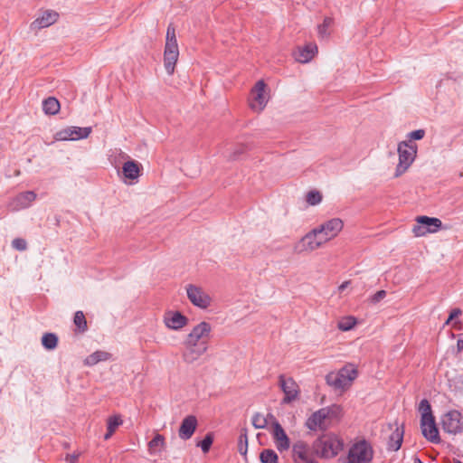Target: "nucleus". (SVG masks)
<instances>
[{
    "label": "nucleus",
    "instance_id": "obj_8",
    "mask_svg": "<svg viewBox=\"0 0 463 463\" xmlns=\"http://www.w3.org/2000/svg\"><path fill=\"white\" fill-rule=\"evenodd\" d=\"M212 326L209 323L203 321L196 325L192 331L187 335L184 345H195L201 342L207 344L210 338Z\"/></svg>",
    "mask_w": 463,
    "mask_h": 463
},
{
    "label": "nucleus",
    "instance_id": "obj_39",
    "mask_svg": "<svg viewBox=\"0 0 463 463\" xmlns=\"http://www.w3.org/2000/svg\"><path fill=\"white\" fill-rule=\"evenodd\" d=\"M213 442V436L212 433H207L203 440H201L197 446L201 448L203 453H207Z\"/></svg>",
    "mask_w": 463,
    "mask_h": 463
},
{
    "label": "nucleus",
    "instance_id": "obj_50",
    "mask_svg": "<svg viewBox=\"0 0 463 463\" xmlns=\"http://www.w3.org/2000/svg\"><path fill=\"white\" fill-rule=\"evenodd\" d=\"M414 463H423V462L420 460V458H417V457H416V458H414Z\"/></svg>",
    "mask_w": 463,
    "mask_h": 463
},
{
    "label": "nucleus",
    "instance_id": "obj_45",
    "mask_svg": "<svg viewBox=\"0 0 463 463\" xmlns=\"http://www.w3.org/2000/svg\"><path fill=\"white\" fill-rule=\"evenodd\" d=\"M461 314V310L459 308H454L450 311L449 316V321H454L456 317H458Z\"/></svg>",
    "mask_w": 463,
    "mask_h": 463
},
{
    "label": "nucleus",
    "instance_id": "obj_43",
    "mask_svg": "<svg viewBox=\"0 0 463 463\" xmlns=\"http://www.w3.org/2000/svg\"><path fill=\"white\" fill-rule=\"evenodd\" d=\"M386 294H387L386 291L383 289L377 291L375 294H373L371 297V298H370L371 303L377 304L378 302H380L386 297Z\"/></svg>",
    "mask_w": 463,
    "mask_h": 463
},
{
    "label": "nucleus",
    "instance_id": "obj_38",
    "mask_svg": "<svg viewBox=\"0 0 463 463\" xmlns=\"http://www.w3.org/2000/svg\"><path fill=\"white\" fill-rule=\"evenodd\" d=\"M355 324H356L355 318L353 317H348L342 319L338 323V328L341 331H348V330H351L352 328H354Z\"/></svg>",
    "mask_w": 463,
    "mask_h": 463
},
{
    "label": "nucleus",
    "instance_id": "obj_35",
    "mask_svg": "<svg viewBox=\"0 0 463 463\" xmlns=\"http://www.w3.org/2000/svg\"><path fill=\"white\" fill-rule=\"evenodd\" d=\"M166 47H178L175 36V29L172 24H169L166 31Z\"/></svg>",
    "mask_w": 463,
    "mask_h": 463
},
{
    "label": "nucleus",
    "instance_id": "obj_30",
    "mask_svg": "<svg viewBox=\"0 0 463 463\" xmlns=\"http://www.w3.org/2000/svg\"><path fill=\"white\" fill-rule=\"evenodd\" d=\"M42 345L46 350H53L57 347L58 337L53 333H45L42 336Z\"/></svg>",
    "mask_w": 463,
    "mask_h": 463
},
{
    "label": "nucleus",
    "instance_id": "obj_16",
    "mask_svg": "<svg viewBox=\"0 0 463 463\" xmlns=\"http://www.w3.org/2000/svg\"><path fill=\"white\" fill-rule=\"evenodd\" d=\"M165 326L173 330H180L188 324V318L179 311H168L164 318Z\"/></svg>",
    "mask_w": 463,
    "mask_h": 463
},
{
    "label": "nucleus",
    "instance_id": "obj_47",
    "mask_svg": "<svg viewBox=\"0 0 463 463\" xmlns=\"http://www.w3.org/2000/svg\"><path fill=\"white\" fill-rule=\"evenodd\" d=\"M419 405H430V402H429V401L427 399H422L420 402Z\"/></svg>",
    "mask_w": 463,
    "mask_h": 463
},
{
    "label": "nucleus",
    "instance_id": "obj_3",
    "mask_svg": "<svg viewBox=\"0 0 463 463\" xmlns=\"http://www.w3.org/2000/svg\"><path fill=\"white\" fill-rule=\"evenodd\" d=\"M399 163L396 166L395 176L402 175L413 163L417 155V145L410 141H402L398 145Z\"/></svg>",
    "mask_w": 463,
    "mask_h": 463
},
{
    "label": "nucleus",
    "instance_id": "obj_32",
    "mask_svg": "<svg viewBox=\"0 0 463 463\" xmlns=\"http://www.w3.org/2000/svg\"><path fill=\"white\" fill-rule=\"evenodd\" d=\"M238 450L241 455H245L248 450V431L246 428L241 429L238 440Z\"/></svg>",
    "mask_w": 463,
    "mask_h": 463
},
{
    "label": "nucleus",
    "instance_id": "obj_23",
    "mask_svg": "<svg viewBox=\"0 0 463 463\" xmlns=\"http://www.w3.org/2000/svg\"><path fill=\"white\" fill-rule=\"evenodd\" d=\"M58 18V14L54 11H45L41 17H38L31 24L32 29H42L54 24Z\"/></svg>",
    "mask_w": 463,
    "mask_h": 463
},
{
    "label": "nucleus",
    "instance_id": "obj_49",
    "mask_svg": "<svg viewBox=\"0 0 463 463\" xmlns=\"http://www.w3.org/2000/svg\"><path fill=\"white\" fill-rule=\"evenodd\" d=\"M458 324H459V321H454L452 326L454 327H456L457 329H459V326H458Z\"/></svg>",
    "mask_w": 463,
    "mask_h": 463
},
{
    "label": "nucleus",
    "instance_id": "obj_4",
    "mask_svg": "<svg viewBox=\"0 0 463 463\" xmlns=\"http://www.w3.org/2000/svg\"><path fill=\"white\" fill-rule=\"evenodd\" d=\"M431 408L432 407H420L421 410L420 430L423 437L427 440L437 444L439 443L440 438Z\"/></svg>",
    "mask_w": 463,
    "mask_h": 463
},
{
    "label": "nucleus",
    "instance_id": "obj_41",
    "mask_svg": "<svg viewBox=\"0 0 463 463\" xmlns=\"http://www.w3.org/2000/svg\"><path fill=\"white\" fill-rule=\"evenodd\" d=\"M425 136V130L424 129H417L414 131H411L407 134V141H410V143H412V140H420Z\"/></svg>",
    "mask_w": 463,
    "mask_h": 463
},
{
    "label": "nucleus",
    "instance_id": "obj_21",
    "mask_svg": "<svg viewBox=\"0 0 463 463\" xmlns=\"http://www.w3.org/2000/svg\"><path fill=\"white\" fill-rule=\"evenodd\" d=\"M179 56L178 47H165L164 61L166 72L171 75L174 73L175 66Z\"/></svg>",
    "mask_w": 463,
    "mask_h": 463
},
{
    "label": "nucleus",
    "instance_id": "obj_14",
    "mask_svg": "<svg viewBox=\"0 0 463 463\" xmlns=\"http://www.w3.org/2000/svg\"><path fill=\"white\" fill-rule=\"evenodd\" d=\"M293 458L296 463H317L309 451L308 445L304 441H298L293 445Z\"/></svg>",
    "mask_w": 463,
    "mask_h": 463
},
{
    "label": "nucleus",
    "instance_id": "obj_46",
    "mask_svg": "<svg viewBox=\"0 0 463 463\" xmlns=\"http://www.w3.org/2000/svg\"><path fill=\"white\" fill-rule=\"evenodd\" d=\"M348 284H349V282H348V281H345V282H343V283L339 286V290H340V291H343L345 288H347Z\"/></svg>",
    "mask_w": 463,
    "mask_h": 463
},
{
    "label": "nucleus",
    "instance_id": "obj_42",
    "mask_svg": "<svg viewBox=\"0 0 463 463\" xmlns=\"http://www.w3.org/2000/svg\"><path fill=\"white\" fill-rule=\"evenodd\" d=\"M12 246L17 250H25L27 249V242L22 238H16L13 240Z\"/></svg>",
    "mask_w": 463,
    "mask_h": 463
},
{
    "label": "nucleus",
    "instance_id": "obj_26",
    "mask_svg": "<svg viewBox=\"0 0 463 463\" xmlns=\"http://www.w3.org/2000/svg\"><path fill=\"white\" fill-rule=\"evenodd\" d=\"M403 430L397 428L389 438L388 449L397 451L402 443Z\"/></svg>",
    "mask_w": 463,
    "mask_h": 463
},
{
    "label": "nucleus",
    "instance_id": "obj_24",
    "mask_svg": "<svg viewBox=\"0 0 463 463\" xmlns=\"http://www.w3.org/2000/svg\"><path fill=\"white\" fill-rule=\"evenodd\" d=\"M142 165L135 160H128L123 164L122 174L125 178L136 180L139 177Z\"/></svg>",
    "mask_w": 463,
    "mask_h": 463
},
{
    "label": "nucleus",
    "instance_id": "obj_51",
    "mask_svg": "<svg viewBox=\"0 0 463 463\" xmlns=\"http://www.w3.org/2000/svg\"><path fill=\"white\" fill-rule=\"evenodd\" d=\"M450 323H452V321H449V317H448L444 323V326H449Z\"/></svg>",
    "mask_w": 463,
    "mask_h": 463
},
{
    "label": "nucleus",
    "instance_id": "obj_5",
    "mask_svg": "<svg viewBox=\"0 0 463 463\" xmlns=\"http://www.w3.org/2000/svg\"><path fill=\"white\" fill-rule=\"evenodd\" d=\"M373 457V451L371 445L362 439L354 443L348 451V463H369Z\"/></svg>",
    "mask_w": 463,
    "mask_h": 463
},
{
    "label": "nucleus",
    "instance_id": "obj_25",
    "mask_svg": "<svg viewBox=\"0 0 463 463\" xmlns=\"http://www.w3.org/2000/svg\"><path fill=\"white\" fill-rule=\"evenodd\" d=\"M317 51V48L316 45L307 44L303 48H299L295 53L296 61L301 63L308 62L312 60Z\"/></svg>",
    "mask_w": 463,
    "mask_h": 463
},
{
    "label": "nucleus",
    "instance_id": "obj_15",
    "mask_svg": "<svg viewBox=\"0 0 463 463\" xmlns=\"http://www.w3.org/2000/svg\"><path fill=\"white\" fill-rule=\"evenodd\" d=\"M279 383L284 392L282 402L289 403L294 401L298 392L296 382L292 378H286L284 375H280Z\"/></svg>",
    "mask_w": 463,
    "mask_h": 463
},
{
    "label": "nucleus",
    "instance_id": "obj_52",
    "mask_svg": "<svg viewBox=\"0 0 463 463\" xmlns=\"http://www.w3.org/2000/svg\"><path fill=\"white\" fill-rule=\"evenodd\" d=\"M266 417H267V418H268V417H269L270 419H273V416H272V415H269V414H268Z\"/></svg>",
    "mask_w": 463,
    "mask_h": 463
},
{
    "label": "nucleus",
    "instance_id": "obj_44",
    "mask_svg": "<svg viewBox=\"0 0 463 463\" xmlns=\"http://www.w3.org/2000/svg\"><path fill=\"white\" fill-rule=\"evenodd\" d=\"M245 148H246V146L243 145H241V146L236 148L234 150V152L232 153V155L231 156V159H232V160L238 159L240 155H241L245 151Z\"/></svg>",
    "mask_w": 463,
    "mask_h": 463
},
{
    "label": "nucleus",
    "instance_id": "obj_1",
    "mask_svg": "<svg viewBox=\"0 0 463 463\" xmlns=\"http://www.w3.org/2000/svg\"><path fill=\"white\" fill-rule=\"evenodd\" d=\"M344 448V441L334 433H326L313 443L315 453L324 458H335Z\"/></svg>",
    "mask_w": 463,
    "mask_h": 463
},
{
    "label": "nucleus",
    "instance_id": "obj_6",
    "mask_svg": "<svg viewBox=\"0 0 463 463\" xmlns=\"http://www.w3.org/2000/svg\"><path fill=\"white\" fill-rule=\"evenodd\" d=\"M326 241L320 235L319 232H317V228H315L302 237V239L295 245L294 250L297 253L312 251L319 248Z\"/></svg>",
    "mask_w": 463,
    "mask_h": 463
},
{
    "label": "nucleus",
    "instance_id": "obj_10",
    "mask_svg": "<svg viewBox=\"0 0 463 463\" xmlns=\"http://www.w3.org/2000/svg\"><path fill=\"white\" fill-rule=\"evenodd\" d=\"M443 430L450 434H457L463 431V416L456 410L445 413L441 419Z\"/></svg>",
    "mask_w": 463,
    "mask_h": 463
},
{
    "label": "nucleus",
    "instance_id": "obj_7",
    "mask_svg": "<svg viewBox=\"0 0 463 463\" xmlns=\"http://www.w3.org/2000/svg\"><path fill=\"white\" fill-rule=\"evenodd\" d=\"M417 224L414 225L412 232L416 237H421L427 233H433L438 232L442 222L439 219L429 216H418Z\"/></svg>",
    "mask_w": 463,
    "mask_h": 463
},
{
    "label": "nucleus",
    "instance_id": "obj_19",
    "mask_svg": "<svg viewBox=\"0 0 463 463\" xmlns=\"http://www.w3.org/2000/svg\"><path fill=\"white\" fill-rule=\"evenodd\" d=\"M272 435L276 447L279 451L287 450L289 448V439L281 425L277 420H274L273 422Z\"/></svg>",
    "mask_w": 463,
    "mask_h": 463
},
{
    "label": "nucleus",
    "instance_id": "obj_53",
    "mask_svg": "<svg viewBox=\"0 0 463 463\" xmlns=\"http://www.w3.org/2000/svg\"><path fill=\"white\" fill-rule=\"evenodd\" d=\"M266 417H267V418H268V417H269L270 419H273V416H272V415H269V414H268Z\"/></svg>",
    "mask_w": 463,
    "mask_h": 463
},
{
    "label": "nucleus",
    "instance_id": "obj_33",
    "mask_svg": "<svg viewBox=\"0 0 463 463\" xmlns=\"http://www.w3.org/2000/svg\"><path fill=\"white\" fill-rule=\"evenodd\" d=\"M73 322L80 332L84 333L85 331H87V321L82 311L75 312Z\"/></svg>",
    "mask_w": 463,
    "mask_h": 463
},
{
    "label": "nucleus",
    "instance_id": "obj_20",
    "mask_svg": "<svg viewBox=\"0 0 463 463\" xmlns=\"http://www.w3.org/2000/svg\"><path fill=\"white\" fill-rule=\"evenodd\" d=\"M197 427V419L194 415L186 416L181 422L179 428V438L184 440L189 439L194 433Z\"/></svg>",
    "mask_w": 463,
    "mask_h": 463
},
{
    "label": "nucleus",
    "instance_id": "obj_11",
    "mask_svg": "<svg viewBox=\"0 0 463 463\" xmlns=\"http://www.w3.org/2000/svg\"><path fill=\"white\" fill-rule=\"evenodd\" d=\"M91 133V128L69 127L56 133L57 140H79L86 138Z\"/></svg>",
    "mask_w": 463,
    "mask_h": 463
},
{
    "label": "nucleus",
    "instance_id": "obj_29",
    "mask_svg": "<svg viewBox=\"0 0 463 463\" xmlns=\"http://www.w3.org/2000/svg\"><path fill=\"white\" fill-rule=\"evenodd\" d=\"M109 357H110V354L105 351H96V352L92 353L91 354H90L85 359V364L87 365L92 366V365H95L96 364H98L99 362L107 361Z\"/></svg>",
    "mask_w": 463,
    "mask_h": 463
},
{
    "label": "nucleus",
    "instance_id": "obj_34",
    "mask_svg": "<svg viewBox=\"0 0 463 463\" xmlns=\"http://www.w3.org/2000/svg\"><path fill=\"white\" fill-rule=\"evenodd\" d=\"M261 463H278V455L272 449H264L260 455Z\"/></svg>",
    "mask_w": 463,
    "mask_h": 463
},
{
    "label": "nucleus",
    "instance_id": "obj_18",
    "mask_svg": "<svg viewBox=\"0 0 463 463\" xmlns=\"http://www.w3.org/2000/svg\"><path fill=\"white\" fill-rule=\"evenodd\" d=\"M185 351L183 354L184 362L192 364L203 355L208 349L207 344L201 342L195 345H184Z\"/></svg>",
    "mask_w": 463,
    "mask_h": 463
},
{
    "label": "nucleus",
    "instance_id": "obj_31",
    "mask_svg": "<svg viewBox=\"0 0 463 463\" xmlns=\"http://www.w3.org/2000/svg\"><path fill=\"white\" fill-rule=\"evenodd\" d=\"M165 445V438L161 434H156L148 443L149 451L151 454L157 452V449L164 448Z\"/></svg>",
    "mask_w": 463,
    "mask_h": 463
},
{
    "label": "nucleus",
    "instance_id": "obj_22",
    "mask_svg": "<svg viewBox=\"0 0 463 463\" xmlns=\"http://www.w3.org/2000/svg\"><path fill=\"white\" fill-rule=\"evenodd\" d=\"M329 414V407H322L317 411L314 412L307 421V427L309 430H315L317 427L322 428L324 420Z\"/></svg>",
    "mask_w": 463,
    "mask_h": 463
},
{
    "label": "nucleus",
    "instance_id": "obj_13",
    "mask_svg": "<svg viewBox=\"0 0 463 463\" xmlns=\"http://www.w3.org/2000/svg\"><path fill=\"white\" fill-rule=\"evenodd\" d=\"M37 195L33 191H26L18 194L8 204L10 211L18 212L29 208Z\"/></svg>",
    "mask_w": 463,
    "mask_h": 463
},
{
    "label": "nucleus",
    "instance_id": "obj_27",
    "mask_svg": "<svg viewBox=\"0 0 463 463\" xmlns=\"http://www.w3.org/2000/svg\"><path fill=\"white\" fill-rule=\"evenodd\" d=\"M60 108L59 100L53 97H49L43 101V110L47 115H55Z\"/></svg>",
    "mask_w": 463,
    "mask_h": 463
},
{
    "label": "nucleus",
    "instance_id": "obj_2",
    "mask_svg": "<svg viewBox=\"0 0 463 463\" xmlns=\"http://www.w3.org/2000/svg\"><path fill=\"white\" fill-rule=\"evenodd\" d=\"M358 375L354 364H348L337 372H331L326 376V383L335 391H344L349 388Z\"/></svg>",
    "mask_w": 463,
    "mask_h": 463
},
{
    "label": "nucleus",
    "instance_id": "obj_9",
    "mask_svg": "<svg viewBox=\"0 0 463 463\" xmlns=\"http://www.w3.org/2000/svg\"><path fill=\"white\" fill-rule=\"evenodd\" d=\"M186 294L191 303L201 309H206L211 306V297L201 287L189 284L186 286Z\"/></svg>",
    "mask_w": 463,
    "mask_h": 463
},
{
    "label": "nucleus",
    "instance_id": "obj_12",
    "mask_svg": "<svg viewBox=\"0 0 463 463\" xmlns=\"http://www.w3.org/2000/svg\"><path fill=\"white\" fill-rule=\"evenodd\" d=\"M344 223L341 219L333 218L317 227V232H319L320 235L326 242L327 241L335 238L341 232Z\"/></svg>",
    "mask_w": 463,
    "mask_h": 463
},
{
    "label": "nucleus",
    "instance_id": "obj_17",
    "mask_svg": "<svg viewBox=\"0 0 463 463\" xmlns=\"http://www.w3.org/2000/svg\"><path fill=\"white\" fill-rule=\"evenodd\" d=\"M266 84L263 80H259L251 90L252 101L250 107L253 109L261 110L266 106L267 100L264 96Z\"/></svg>",
    "mask_w": 463,
    "mask_h": 463
},
{
    "label": "nucleus",
    "instance_id": "obj_36",
    "mask_svg": "<svg viewBox=\"0 0 463 463\" xmlns=\"http://www.w3.org/2000/svg\"><path fill=\"white\" fill-rule=\"evenodd\" d=\"M332 24L333 19L331 17H326L323 21V24L318 25L317 32L321 38H327L329 36V32L327 29L332 25Z\"/></svg>",
    "mask_w": 463,
    "mask_h": 463
},
{
    "label": "nucleus",
    "instance_id": "obj_28",
    "mask_svg": "<svg viewBox=\"0 0 463 463\" xmlns=\"http://www.w3.org/2000/svg\"><path fill=\"white\" fill-rule=\"evenodd\" d=\"M123 423L119 415H113L108 419V430L104 436L105 439H109L116 430Z\"/></svg>",
    "mask_w": 463,
    "mask_h": 463
},
{
    "label": "nucleus",
    "instance_id": "obj_37",
    "mask_svg": "<svg viewBox=\"0 0 463 463\" xmlns=\"http://www.w3.org/2000/svg\"><path fill=\"white\" fill-rule=\"evenodd\" d=\"M252 425L255 429H264L268 425V418L260 413L253 415L251 420Z\"/></svg>",
    "mask_w": 463,
    "mask_h": 463
},
{
    "label": "nucleus",
    "instance_id": "obj_48",
    "mask_svg": "<svg viewBox=\"0 0 463 463\" xmlns=\"http://www.w3.org/2000/svg\"><path fill=\"white\" fill-rule=\"evenodd\" d=\"M457 345L458 348L460 350L463 347V339H458Z\"/></svg>",
    "mask_w": 463,
    "mask_h": 463
},
{
    "label": "nucleus",
    "instance_id": "obj_40",
    "mask_svg": "<svg viewBox=\"0 0 463 463\" xmlns=\"http://www.w3.org/2000/svg\"><path fill=\"white\" fill-rule=\"evenodd\" d=\"M307 203L310 205H317L322 200V195L318 191H310L307 194Z\"/></svg>",
    "mask_w": 463,
    "mask_h": 463
}]
</instances>
